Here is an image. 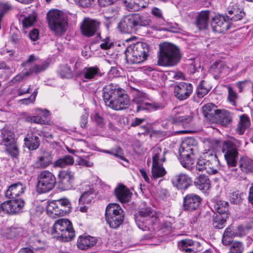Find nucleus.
Returning a JSON list of instances; mask_svg holds the SVG:
<instances>
[{
    "mask_svg": "<svg viewBox=\"0 0 253 253\" xmlns=\"http://www.w3.org/2000/svg\"><path fill=\"white\" fill-rule=\"evenodd\" d=\"M152 178L157 179L164 176L167 173L164 168L159 163H153L152 166Z\"/></svg>",
    "mask_w": 253,
    "mask_h": 253,
    "instance_id": "f704fd0d",
    "label": "nucleus"
},
{
    "mask_svg": "<svg viewBox=\"0 0 253 253\" xmlns=\"http://www.w3.org/2000/svg\"><path fill=\"white\" fill-rule=\"evenodd\" d=\"M93 199V191H85L80 197L79 202L80 205L89 204Z\"/></svg>",
    "mask_w": 253,
    "mask_h": 253,
    "instance_id": "a18cd8bd",
    "label": "nucleus"
},
{
    "mask_svg": "<svg viewBox=\"0 0 253 253\" xmlns=\"http://www.w3.org/2000/svg\"><path fill=\"white\" fill-rule=\"evenodd\" d=\"M144 7V3L142 0H129L127 3V10L138 11Z\"/></svg>",
    "mask_w": 253,
    "mask_h": 253,
    "instance_id": "c03bdc74",
    "label": "nucleus"
},
{
    "mask_svg": "<svg viewBox=\"0 0 253 253\" xmlns=\"http://www.w3.org/2000/svg\"><path fill=\"white\" fill-rule=\"evenodd\" d=\"M152 163H160V162H165L166 161L165 155L166 153V151L165 149L162 151L160 146H156L152 149Z\"/></svg>",
    "mask_w": 253,
    "mask_h": 253,
    "instance_id": "7c9ffc66",
    "label": "nucleus"
},
{
    "mask_svg": "<svg viewBox=\"0 0 253 253\" xmlns=\"http://www.w3.org/2000/svg\"><path fill=\"white\" fill-rule=\"evenodd\" d=\"M89 156H85L84 158L79 157L78 161V165L86 167H92L93 166V163L89 161Z\"/></svg>",
    "mask_w": 253,
    "mask_h": 253,
    "instance_id": "bf43d9fd",
    "label": "nucleus"
},
{
    "mask_svg": "<svg viewBox=\"0 0 253 253\" xmlns=\"http://www.w3.org/2000/svg\"><path fill=\"white\" fill-rule=\"evenodd\" d=\"M132 38H127V62L139 64L145 61L148 55L149 47L144 42H132Z\"/></svg>",
    "mask_w": 253,
    "mask_h": 253,
    "instance_id": "f03ea898",
    "label": "nucleus"
},
{
    "mask_svg": "<svg viewBox=\"0 0 253 253\" xmlns=\"http://www.w3.org/2000/svg\"><path fill=\"white\" fill-rule=\"evenodd\" d=\"M0 213L1 214H13L10 200L4 202L0 204Z\"/></svg>",
    "mask_w": 253,
    "mask_h": 253,
    "instance_id": "5fc2aeb1",
    "label": "nucleus"
},
{
    "mask_svg": "<svg viewBox=\"0 0 253 253\" xmlns=\"http://www.w3.org/2000/svg\"><path fill=\"white\" fill-rule=\"evenodd\" d=\"M195 186L200 190L206 192L210 187V181L207 176L200 175L195 179Z\"/></svg>",
    "mask_w": 253,
    "mask_h": 253,
    "instance_id": "c756f323",
    "label": "nucleus"
},
{
    "mask_svg": "<svg viewBox=\"0 0 253 253\" xmlns=\"http://www.w3.org/2000/svg\"><path fill=\"white\" fill-rule=\"evenodd\" d=\"M244 15L245 13L241 11H237V13H236L234 16L232 17H229L230 24H231L232 22L241 20Z\"/></svg>",
    "mask_w": 253,
    "mask_h": 253,
    "instance_id": "338daca9",
    "label": "nucleus"
},
{
    "mask_svg": "<svg viewBox=\"0 0 253 253\" xmlns=\"http://www.w3.org/2000/svg\"><path fill=\"white\" fill-rule=\"evenodd\" d=\"M244 197V194L239 191L231 193L230 195L229 200L232 204H239L241 203Z\"/></svg>",
    "mask_w": 253,
    "mask_h": 253,
    "instance_id": "de8ad7c7",
    "label": "nucleus"
},
{
    "mask_svg": "<svg viewBox=\"0 0 253 253\" xmlns=\"http://www.w3.org/2000/svg\"><path fill=\"white\" fill-rule=\"evenodd\" d=\"M244 250V247L242 243L236 242L232 243L230 248L231 253H242Z\"/></svg>",
    "mask_w": 253,
    "mask_h": 253,
    "instance_id": "6e6d98bb",
    "label": "nucleus"
},
{
    "mask_svg": "<svg viewBox=\"0 0 253 253\" xmlns=\"http://www.w3.org/2000/svg\"><path fill=\"white\" fill-rule=\"evenodd\" d=\"M152 28L156 30H165L173 33L179 32L182 28L177 23H168L167 27H161L160 26H152Z\"/></svg>",
    "mask_w": 253,
    "mask_h": 253,
    "instance_id": "a19ab883",
    "label": "nucleus"
},
{
    "mask_svg": "<svg viewBox=\"0 0 253 253\" xmlns=\"http://www.w3.org/2000/svg\"><path fill=\"white\" fill-rule=\"evenodd\" d=\"M52 163V157L47 153L39 156L33 164L35 168L44 169L48 167Z\"/></svg>",
    "mask_w": 253,
    "mask_h": 253,
    "instance_id": "393cba45",
    "label": "nucleus"
},
{
    "mask_svg": "<svg viewBox=\"0 0 253 253\" xmlns=\"http://www.w3.org/2000/svg\"><path fill=\"white\" fill-rule=\"evenodd\" d=\"M126 91L118 85L110 84L103 88V99L106 106L116 110L126 108Z\"/></svg>",
    "mask_w": 253,
    "mask_h": 253,
    "instance_id": "f257e3e1",
    "label": "nucleus"
},
{
    "mask_svg": "<svg viewBox=\"0 0 253 253\" xmlns=\"http://www.w3.org/2000/svg\"><path fill=\"white\" fill-rule=\"evenodd\" d=\"M46 212L47 214L52 218H56L58 216H62L66 215V211L60 209L54 201L48 203L46 207Z\"/></svg>",
    "mask_w": 253,
    "mask_h": 253,
    "instance_id": "4be33fe9",
    "label": "nucleus"
},
{
    "mask_svg": "<svg viewBox=\"0 0 253 253\" xmlns=\"http://www.w3.org/2000/svg\"><path fill=\"white\" fill-rule=\"evenodd\" d=\"M99 72V69L96 67L84 68L83 72V77L84 81L91 80L95 78Z\"/></svg>",
    "mask_w": 253,
    "mask_h": 253,
    "instance_id": "72a5a7b5",
    "label": "nucleus"
},
{
    "mask_svg": "<svg viewBox=\"0 0 253 253\" xmlns=\"http://www.w3.org/2000/svg\"><path fill=\"white\" fill-rule=\"evenodd\" d=\"M114 194L120 202L122 204L126 201V188L125 185L119 183L114 189Z\"/></svg>",
    "mask_w": 253,
    "mask_h": 253,
    "instance_id": "2f4dec72",
    "label": "nucleus"
},
{
    "mask_svg": "<svg viewBox=\"0 0 253 253\" xmlns=\"http://www.w3.org/2000/svg\"><path fill=\"white\" fill-rule=\"evenodd\" d=\"M113 45V42L109 37H107L101 41L100 47L101 49L107 50L110 49Z\"/></svg>",
    "mask_w": 253,
    "mask_h": 253,
    "instance_id": "052dcab7",
    "label": "nucleus"
},
{
    "mask_svg": "<svg viewBox=\"0 0 253 253\" xmlns=\"http://www.w3.org/2000/svg\"><path fill=\"white\" fill-rule=\"evenodd\" d=\"M47 66L48 64L45 62L35 64L29 69L28 72H29V75L33 73L38 74L44 71Z\"/></svg>",
    "mask_w": 253,
    "mask_h": 253,
    "instance_id": "8fccbe9b",
    "label": "nucleus"
},
{
    "mask_svg": "<svg viewBox=\"0 0 253 253\" xmlns=\"http://www.w3.org/2000/svg\"><path fill=\"white\" fill-rule=\"evenodd\" d=\"M137 112L140 110H147L149 111H155L158 109H162L163 106L161 104L156 102L143 103L140 105H137Z\"/></svg>",
    "mask_w": 253,
    "mask_h": 253,
    "instance_id": "e433bc0d",
    "label": "nucleus"
},
{
    "mask_svg": "<svg viewBox=\"0 0 253 253\" xmlns=\"http://www.w3.org/2000/svg\"><path fill=\"white\" fill-rule=\"evenodd\" d=\"M210 89L206 87L204 81H201L197 88V94L199 97L202 98L206 95L210 91Z\"/></svg>",
    "mask_w": 253,
    "mask_h": 253,
    "instance_id": "603ef678",
    "label": "nucleus"
},
{
    "mask_svg": "<svg viewBox=\"0 0 253 253\" xmlns=\"http://www.w3.org/2000/svg\"><path fill=\"white\" fill-rule=\"evenodd\" d=\"M211 26L213 31L223 33L230 27L229 16L217 15L211 19Z\"/></svg>",
    "mask_w": 253,
    "mask_h": 253,
    "instance_id": "9b49d317",
    "label": "nucleus"
},
{
    "mask_svg": "<svg viewBox=\"0 0 253 253\" xmlns=\"http://www.w3.org/2000/svg\"><path fill=\"white\" fill-rule=\"evenodd\" d=\"M54 201L56 203V205H58L60 209L66 211V214L70 211L71 206L67 199L63 198Z\"/></svg>",
    "mask_w": 253,
    "mask_h": 253,
    "instance_id": "09e8293b",
    "label": "nucleus"
},
{
    "mask_svg": "<svg viewBox=\"0 0 253 253\" xmlns=\"http://www.w3.org/2000/svg\"><path fill=\"white\" fill-rule=\"evenodd\" d=\"M172 115L174 121L175 122H182L188 123L192 119L191 115H184L183 107L178 106L172 110Z\"/></svg>",
    "mask_w": 253,
    "mask_h": 253,
    "instance_id": "5701e85b",
    "label": "nucleus"
},
{
    "mask_svg": "<svg viewBox=\"0 0 253 253\" xmlns=\"http://www.w3.org/2000/svg\"><path fill=\"white\" fill-rule=\"evenodd\" d=\"M74 163L73 157L70 155H66L62 158L58 159L54 162V166L55 167L64 168L69 165H72Z\"/></svg>",
    "mask_w": 253,
    "mask_h": 253,
    "instance_id": "58836bf2",
    "label": "nucleus"
},
{
    "mask_svg": "<svg viewBox=\"0 0 253 253\" xmlns=\"http://www.w3.org/2000/svg\"><path fill=\"white\" fill-rule=\"evenodd\" d=\"M215 119H216L221 125L225 126L230 124L232 121L230 113L224 110H219Z\"/></svg>",
    "mask_w": 253,
    "mask_h": 253,
    "instance_id": "c85d7f7f",
    "label": "nucleus"
},
{
    "mask_svg": "<svg viewBox=\"0 0 253 253\" xmlns=\"http://www.w3.org/2000/svg\"><path fill=\"white\" fill-rule=\"evenodd\" d=\"M126 16H124L120 21L118 25V28L122 33H126Z\"/></svg>",
    "mask_w": 253,
    "mask_h": 253,
    "instance_id": "69168bd1",
    "label": "nucleus"
},
{
    "mask_svg": "<svg viewBox=\"0 0 253 253\" xmlns=\"http://www.w3.org/2000/svg\"><path fill=\"white\" fill-rule=\"evenodd\" d=\"M29 75V72L27 71L25 73H22L16 76L13 79L12 82L14 83H19L23 80L27 76Z\"/></svg>",
    "mask_w": 253,
    "mask_h": 253,
    "instance_id": "774afa93",
    "label": "nucleus"
},
{
    "mask_svg": "<svg viewBox=\"0 0 253 253\" xmlns=\"http://www.w3.org/2000/svg\"><path fill=\"white\" fill-rule=\"evenodd\" d=\"M207 168H208L207 159L203 158V154L197 162L196 169L199 171H206L207 172Z\"/></svg>",
    "mask_w": 253,
    "mask_h": 253,
    "instance_id": "3c124183",
    "label": "nucleus"
},
{
    "mask_svg": "<svg viewBox=\"0 0 253 253\" xmlns=\"http://www.w3.org/2000/svg\"><path fill=\"white\" fill-rule=\"evenodd\" d=\"M160 54L158 64L160 66H173L180 60L178 48L174 44L169 42H164L160 45Z\"/></svg>",
    "mask_w": 253,
    "mask_h": 253,
    "instance_id": "7ed1b4c3",
    "label": "nucleus"
},
{
    "mask_svg": "<svg viewBox=\"0 0 253 253\" xmlns=\"http://www.w3.org/2000/svg\"><path fill=\"white\" fill-rule=\"evenodd\" d=\"M26 190V187L21 182L11 185L5 192L6 196L9 199H16L23 194Z\"/></svg>",
    "mask_w": 253,
    "mask_h": 253,
    "instance_id": "aec40b11",
    "label": "nucleus"
},
{
    "mask_svg": "<svg viewBox=\"0 0 253 253\" xmlns=\"http://www.w3.org/2000/svg\"><path fill=\"white\" fill-rule=\"evenodd\" d=\"M201 202L200 197L193 194L186 195L183 201V208L185 210L193 211L196 209Z\"/></svg>",
    "mask_w": 253,
    "mask_h": 253,
    "instance_id": "6ab92c4d",
    "label": "nucleus"
},
{
    "mask_svg": "<svg viewBox=\"0 0 253 253\" xmlns=\"http://www.w3.org/2000/svg\"><path fill=\"white\" fill-rule=\"evenodd\" d=\"M228 214H216L213 218V225L214 227L218 229H222L225 226Z\"/></svg>",
    "mask_w": 253,
    "mask_h": 253,
    "instance_id": "ea45409f",
    "label": "nucleus"
},
{
    "mask_svg": "<svg viewBox=\"0 0 253 253\" xmlns=\"http://www.w3.org/2000/svg\"><path fill=\"white\" fill-rule=\"evenodd\" d=\"M236 236V234L231 227L227 228L223 235L222 243L224 244H228L231 241V238Z\"/></svg>",
    "mask_w": 253,
    "mask_h": 253,
    "instance_id": "49530a36",
    "label": "nucleus"
},
{
    "mask_svg": "<svg viewBox=\"0 0 253 253\" xmlns=\"http://www.w3.org/2000/svg\"><path fill=\"white\" fill-rule=\"evenodd\" d=\"M25 145L30 150L37 149L40 144V140L39 137L35 133H28L24 139Z\"/></svg>",
    "mask_w": 253,
    "mask_h": 253,
    "instance_id": "b1692460",
    "label": "nucleus"
},
{
    "mask_svg": "<svg viewBox=\"0 0 253 253\" xmlns=\"http://www.w3.org/2000/svg\"><path fill=\"white\" fill-rule=\"evenodd\" d=\"M97 243L95 237L90 236H80L78 240L77 246L79 249L84 250L94 246Z\"/></svg>",
    "mask_w": 253,
    "mask_h": 253,
    "instance_id": "412c9836",
    "label": "nucleus"
},
{
    "mask_svg": "<svg viewBox=\"0 0 253 253\" xmlns=\"http://www.w3.org/2000/svg\"><path fill=\"white\" fill-rule=\"evenodd\" d=\"M171 182L177 189L185 190L191 185L192 180L187 175L180 173L174 175L171 179Z\"/></svg>",
    "mask_w": 253,
    "mask_h": 253,
    "instance_id": "a211bd4d",
    "label": "nucleus"
},
{
    "mask_svg": "<svg viewBox=\"0 0 253 253\" xmlns=\"http://www.w3.org/2000/svg\"><path fill=\"white\" fill-rule=\"evenodd\" d=\"M13 213L21 211L24 206V202L21 198L12 199L10 200Z\"/></svg>",
    "mask_w": 253,
    "mask_h": 253,
    "instance_id": "79ce46f5",
    "label": "nucleus"
},
{
    "mask_svg": "<svg viewBox=\"0 0 253 253\" xmlns=\"http://www.w3.org/2000/svg\"><path fill=\"white\" fill-rule=\"evenodd\" d=\"M250 121L246 115H243L240 118V121L236 128V132L240 135L244 133L245 130L250 126Z\"/></svg>",
    "mask_w": 253,
    "mask_h": 253,
    "instance_id": "c9c22d12",
    "label": "nucleus"
},
{
    "mask_svg": "<svg viewBox=\"0 0 253 253\" xmlns=\"http://www.w3.org/2000/svg\"><path fill=\"white\" fill-rule=\"evenodd\" d=\"M59 74L62 78H70L72 76L71 70L67 65H63L60 67Z\"/></svg>",
    "mask_w": 253,
    "mask_h": 253,
    "instance_id": "4d7b16f0",
    "label": "nucleus"
},
{
    "mask_svg": "<svg viewBox=\"0 0 253 253\" xmlns=\"http://www.w3.org/2000/svg\"><path fill=\"white\" fill-rule=\"evenodd\" d=\"M27 120L28 122L35 123L36 124H45L46 123V121L38 115H37L36 116L28 117L27 118Z\"/></svg>",
    "mask_w": 253,
    "mask_h": 253,
    "instance_id": "e2e57ef3",
    "label": "nucleus"
},
{
    "mask_svg": "<svg viewBox=\"0 0 253 253\" xmlns=\"http://www.w3.org/2000/svg\"><path fill=\"white\" fill-rule=\"evenodd\" d=\"M209 18V11L208 10L202 11L198 15L196 25L199 30L205 29L208 26Z\"/></svg>",
    "mask_w": 253,
    "mask_h": 253,
    "instance_id": "cd10ccee",
    "label": "nucleus"
},
{
    "mask_svg": "<svg viewBox=\"0 0 253 253\" xmlns=\"http://www.w3.org/2000/svg\"><path fill=\"white\" fill-rule=\"evenodd\" d=\"M49 232L54 238L65 242L71 240L75 236L71 222L64 218L56 220Z\"/></svg>",
    "mask_w": 253,
    "mask_h": 253,
    "instance_id": "20e7f679",
    "label": "nucleus"
},
{
    "mask_svg": "<svg viewBox=\"0 0 253 253\" xmlns=\"http://www.w3.org/2000/svg\"><path fill=\"white\" fill-rule=\"evenodd\" d=\"M196 141L193 138H187L184 140L179 148L180 157L184 159L185 157H191V155H195L197 147L195 145Z\"/></svg>",
    "mask_w": 253,
    "mask_h": 253,
    "instance_id": "f8f14e48",
    "label": "nucleus"
},
{
    "mask_svg": "<svg viewBox=\"0 0 253 253\" xmlns=\"http://www.w3.org/2000/svg\"><path fill=\"white\" fill-rule=\"evenodd\" d=\"M180 160L181 165L183 167L188 169H190L192 168V162L190 160V157H185L184 159L180 157Z\"/></svg>",
    "mask_w": 253,
    "mask_h": 253,
    "instance_id": "0e129e2a",
    "label": "nucleus"
},
{
    "mask_svg": "<svg viewBox=\"0 0 253 253\" xmlns=\"http://www.w3.org/2000/svg\"><path fill=\"white\" fill-rule=\"evenodd\" d=\"M210 72L215 76H218L222 73L228 72V68L225 64L221 61L215 62L210 68Z\"/></svg>",
    "mask_w": 253,
    "mask_h": 253,
    "instance_id": "473e14b6",
    "label": "nucleus"
},
{
    "mask_svg": "<svg viewBox=\"0 0 253 253\" xmlns=\"http://www.w3.org/2000/svg\"><path fill=\"white\" fill-rule=\"evenodd\" d=\"M232 145H228L223 143L222 151L228 167L237 166L238 158V150L234 148Z\"/></svg>",
    "mask_w": 253,
    "mask_h": 253,
    "instance_id": "ddd939ff",
    "label": "nucleus"
},
{
    "mask_svg": "<svg viewBox=\"0 0 253 253\" xmlns=\"http://www.w3.org/2000/svg\"><path fill=\"white\" fill-rule=\"evenodd\" d=\"M135 222L139 228L147 230L149 225H154L158 222L157 213L150 208L141 209L135 217Z\"/></svg>",
    "mask_w": 253,
    "mask_h": 253,
    "instance_id": "0eeeda50",
    "label": "nucleus"
},
{
    "mask_svg": "<svg viewBox=\"0 0 253 253\" xmlns=\"http://www.w3.org/2000/svg\"><path fill=\"white\" fill-rule=\"evenodd\" d=\"M47 19L50 29L57 36L62 35L66 31L67 22L61 11L51 10L47 13Z\"/></svg>",
    "mask_w": 253,
    "mask_h": 253,
    "instance_id": "423d86ee",
    "label": "nucleus"
},
{
    "mask_svg": "<svg viewBox=\"0 0 253 253\" xmlns=\"http://www.w3.org/2000/svg\"><path fill=\"white\" fill-rule=\"evenodd\" d=\"M74 179V173L67 170H61L58 175L59 186L63 190L69 189Z\"/></svg>",
    "mask_w": 253,
    "mask_h": 253,
    "instance_id": "dca6fc26",
    "label": "nucleus"
},
{
    "mask_svg": "<svg viewBox=\"0 0 253 253\" xmlns=\"http://www.w3.org/2000/svg\"><path fill=\"white\" fill-rule=\"evenodd\" d=\"M151 24L150 19L142 16L138 13L127 15V26L135 30L138 26H146Z\"/></svg>",
    "mask_w": 253,
    "mask_h": 253,
    "instance_id": "f3484780",
    "label": "nucleus"
},
{
    "mask_svg": "<svg viewBox=\"0 0 253 253\" xmlns=\"http://www.w3.org/2000/svg\"><path fill=\"white\" fill-rule=\"evenodd\" d=\"M193 91L191 84L180 83L174 86V95L177 99L182 101L188 98Z\"/></svg>",
    "mask_w": 253,
    "mask_h": 253,
    "instance_id": "2eb2a0df",
    "label": "nucleus"
},
{
    "mask_svg": "<svg viewBox=\"0 0 253 253\" xmlns=\"http://www.w3.org/2000/svg\"><path fill=\"white\" fill-rule=\"evenodd\" d=\"M37 191L39 193H44L51 190L56 184V178L48 170H42L37 177Z\"/></svg>",
    "mask_w": 253,
    "mask_h": 253,
    "instance_id": "6e6552de",
    "label": "nucleus"
},
{
    "mask_svg": "<svg viewBox=\"0 0 253 253\" xmlns=\"http://www.w3.org/2000/svg\"><path fill=\"white\" fill-rule=\"evenodd\" d=\"M239 167L244 173L253 171V163L249 159L242 157L239 160Z\"/></svg>",
    "mask_w": 253,
    "mask_h": 253,
    "instance_id": "4c0bfd02",
    "label": "nucleus"
},
{
    "mask_svg": "<svg viewBox=\"0 0 253 253\" xmlns=\"http://www.w3.org/2000/svg\"><path fill=\"white\" fill-rule=\"evenodd\" d=\"M36 16L34 14H31L24 18L22 21L23 26L24 28H28L32 26L36 21Z\"/></svg>",
    "mask_w": 253,
    "mask_h": 253,
    "instance_id": "13d9d810",
    "label": "nucleus"
},
{
    "mask_svg": "<svg viewBox=\"0 0 253 253\" xmlns=\"http://www.w3.org/2000/svg\"><path fill=\"white\" fill-rule=\"evenodd\" d=\"M218 111L213 103H208L202 107L204 116L209 120L215 119Z\"/></svg>",
    "mask_w": 253,
    "mask_h": 253,
    "instance_id": "a878e982",
    "label": "nucleus"
},
{
    "mask_svg": "<svg viewBox=\"0 0 253 253\" xmlns=\"http://www.w3.org/2000/svg\"><path fill=\"white\" fill-rule=\"evenodd\" d=\"M228 203L226 202L218 201L214 205V210L216 214H228Z\"/></svg>",
    "mask_w": 253,
    "mask_h": 253,
    "instance_id": "37998d69",
    "label": "nucleus"
},
{
    "mask_svg": "<svg viewBox=\"0 0 253 253\" xmlns=\"http://www.w3.org/2000/svg\"><path fill=\"white\" fill-rule=\"evenodd\" d=\"M105 217L111 228L117 229L123 223L125 213L119 204L110 203L106 207Z\"/></svg>",
    "mask_w": 253,
    "mask_h": 253,
    "instance_id": "39448f33",
    "label": "nucleus"
},
{
    "mask_svg": "<svg viewBox=\"0 0 253 253\" xmlns=\"http://www.w3.org/2000/svg\"><path fill=\"white\" fill-rule=\"evenodd\" d=\"M203 158L207 159L208 168H207V173L210 174L216 173L219 165V162L216 155L212 151L209 150L206 152L203 153Z\"/></svg>",
    "mask_w": 253,
    "mask_h": 253,
    "instance_id": "4468645a",
    "label": "nucleus"
},
{
    "mask_svg": "<svg viewBox=\"0 0 253 253\" xmlns=\"http://www.w3.org/2000/svg\"><path fill=\"white\" fill-rule=\"evenodd\" d=\"M236 166L228 167V169L225 171V174L230 177L233 176L234 177H237L239 175L238 169Z\"/></svg>",
    "mask_w": 253,
    "mask_h": 253,
    "instance_id": "680f3d73",
    "label": "nucleus"
},
{
    "mask_svg": "<svg viewBox=\"0 0 253 253\" xmlns=\"http://www.w3.org/2000/svg\"><path fill=\"white\" fill-rule=\"evenodd\" d=\"M100 26V22L98 20L85 17L80 24V31L84 36L92 37L98 32Z\"/></svg>",
    "mask_w": 253,
    "mask_h": 253,
    "instance_id": "9d476101",
    "label": "nucleus"
},
{
    "mask_svg": "<svg viewBox=\"0 0 253 253\" xmlns=\"http://www.w3.org/2000/svg\"><path fill=\"white\" fill-rule=\"evenodd\" d=\"M178 247L180 250L185 253H196L194 242L190 239L181 240L179 241Z\"/></svg>",
    "mask_w": 253,
    "mask_h": 253,
    "instance_id": "bb28decb",
    "label": "nucleus"
},
{
    "mask_svg": "<svg viewBox=\"0 0 253 253\" xmlns=\"http://www.w3.org/2000/svg\"><path fill=\"white\" fill-rule=\"evenodd\" d=\"M0 145L4 146L5 151L13 157H16L19 153V149L12 132L7 129L1 131Z\"/></svg>",
    "mask_w": 253,
    "mask_h": 253,
    "instance_id": "1a4fd4ad",
    "label": "nucleus"
},
{
    "mask_svg": "<svg viewBox=\"0 0 253 253\" xmlns=\"http://www.w3.org/2000/svg\"><path fill=\"white\" fill-rule=\"evenodd\" d=\"M228 100L233 106H236V100L238 98L237 93L231 86L228 87Z\"/></svg>",
    "mask_w": 253,
    "mask_h": 253,
    "instance_id": "864d4df0",
    "label": "nucleus"
}]
</instances>
